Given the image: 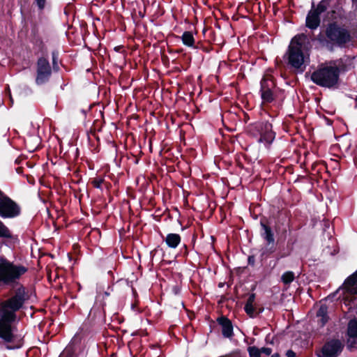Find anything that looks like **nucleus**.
Returning a JSON list of instances; mask_svg holds the SVG:
<instances>
[{"instance_id": "nucleus-13", "label": "nucleus", "mask_w": 357, "mask_h": 357, "mask_svg": "<svg viewBox=\"0 0 357 357\" xmlns=\"http://www.w3.org/2000/svg\"><path fill=\"white\" fill-rule=\"evenodd\" d=\"M244 308L246 313L250 317H256L262 311V309L257 307L256 305L255 294H252L250 295Z\"/></svg>"}, {"instance_id": "nucleus-4", "label": "nucleus", "mask_w": 357, "mask_h": 357, "mask_svg": "<svg viewBox=\"0 0 357 357\" xmlns=\"http://www.w3.org/2000/svg\"><path fill=\"white\" fill-rule=\"evenodd\" d=\"M27 271V268L22 265H16L3 259H0V284L13 285L17 283Z\"/></svg>"}, {"instance_id": "nucleus-15", "label": "nucleus", "mask_w": 357, "mask_h": 357, "mask_svg": "<svg viewBox=\"0 0 357 357\" xmlns=\"http://www.w3.org/2000/svg\"><path fill=\"white\" fill-rule=\"evenodd\" d=\"M317 322L320 324L321 326L325 325L328 321V317L327 315V307L325 305H321L317 312Z\"/></svg>"}, {"instance_id": "nucleus-19", "label": "nucleus", "mask_w": 357, "mask_h": 357, "mask_svg": "<svg viewBox=\"0 0 357 357\" xmlns=\"http://www.w3.org/2000/svg\"><path fill=\"white\" fill-rule=\"evenodd\" d=\"M181 38H182V41L184 45H185L187 46H190V47H191L194 45L195 39H194L193 35L191 32H190V31L184 32L183 34L182 35Z\"/></svg>"}, {"instance_id": "nucleus-8", "label": "nucleus", "mask_w": 357, "mask_h": 357, "mask_svg": "<svg viewBox=\"0 0 357 357\" xmlns=\"http://www.w3.org/2000/svg\"><path fill=\"white\" fill-rule=\"evenodd\" d=\"M341 289L345 305H349L357 296V271L345 280Z\"/></svg>"}, {"instance_id": "nucleus-6", "label": "nucleus", "mask_w": 357, "mask_h": 357, "mask_svg": "<svg viewBox=\"0 0 357 357\" xmlns=\"http://www.w3.org/2000/svg\"><path fill=\"white\" fill-rule=\"evenodd\" d=\"M250 131L254 136H259V142L269 144L275 138V133L272 130V125L268 122L255 123L251 127Z\"/></svg>"}, {"instance_id": "nucleus-2", "label": "nucleus", "mask_w": 357, "mask_h": 357, "mask_svg": "<svg viewBox=\"0 0 357 357\" xmlns=\"http://www.w3.org/2000/svg\"><path fill=\"white\" fill-rule=\"evenodd\" d=\"M310 48V42L306 35L302 33L295 36L289 45V63L294 68L302 69L309 62Z\"/></svg>"}, {"instance_id": "nucleus-5", "label": "nucleus", "mask_w": 357, "mask_h": 357, "mask_svg": "<svg viewBox=\"0 0 357 357\" xmlns=\"http://www.w3.org/2000/svg\"><path fill=\"white\" fill-rule=\"evenodd\" d=\"M329 5L330 0H322L316 7L312 4L306 17V26L310 29H316L320 24V15L327 10Z\"/></svg>"}, {"instance_id": "nucleus-20", "label": "nucleus", "mask_w": 357, "mask_h": 357, "mask_svg": "<svg viewBox=\"0 0 357 357\" xmlns=\"http://www.w3.org/2000/svg\"><path fill=\"white\" fill-rule=\"evenodd\" d=\"M12 234L9 229L0 220V238H10Z\"/></svg>"}, {"instance_id": "nucleus-7", "label": "nucleus", "mask_w": 357, "mask_h": 357, "mask_svg": "<svg viewBox=\"0 0 357 357\" xmlns=\"http://www.w3.org/2000/svg\"><path fill=\"white\" fill-rule=\"evenodd\" d=\"M326 35L331 42L338 45L344 44L350 40V36L347 31L335 23L328 24L326 30Z\"/></svg>"}, {"instance_id": "nucleus-25", "label": "nucleus", "mask_w": 357, "mask_h": 357, "mask_svg": "<svg viewBox=\"0 0 357 357\" xmlns=\"http://www.w3.org/2000/svg\"><path fill=\"white\" fill-rule=\"evenodd\" d=\"M92 183L94 187L97 188H100L101 187V185L102 183V179H95L92 181Z\"/></svg>"}, {"instance_id": "nucleus-22", "label": "nucleus", "mask_w": 357, "mask_h": 357, "mask_svg": "<svg viewBox=\"0 0 357 357\" xmlns=\"http://www.w3.org/2000/svg\"><path fill=\"white\" fill-rule=\"evenodd\" d=\"M261 98L263 102H270L273 100V95L272 93V90L261 91Z\"/></svg>"}, {"instance_id": "nucleus-24", "label": "nucleus", "mask_w": 357, "mask_h": 357, "mask_svg": "<svg viewBox=\"0 0 357 357\" xmlns=\"http://www.w3.org/2000/svg\"><path fill=\"white\" fill-rule=\"evenodd\" d=\"M261 354H264L266 356H269L271 354L272 350L270 348L268 347H261L260 349Z\"/></svg>"}, {"instance_id": "nucleus-1", "label": "nucleus", "mask_w": 357, "mask_h": 357, "mask_svg": "<svg viewBox=\"0 0 357 357\" xmlns=\"http://www.w3.org/2000/svg\"><path fill=\"white\" fill-rule=\"evenodd\" d=\"M29 296L26 289L18 286L10 298L0 303V338L6 342L14 340L13 324L17 319L16 312L21 309Z\"/></svg>"}, {"instance_id": "nucleus-26", "label": "nucleus", "mask_w": 357, "mask_h": 357, "mask_svg": "<svg viewBox=\"0 0 357 357\" xmlns=\"http://www.w3.org/2000/svg\"><path fill=\"white\" fill-rule=\"evenodd\" d=\"M46 0H36L37 5L40 9H43L45 7Z\"/></svg>"}, {"instance_id": "nucleus-21", "label": "nucleus", "mask_w": 357, "mask_h": 357, "mask_svg": "<svg viewBox=\"0 0 357 357\" xmlns=\"http://www.w3.org/2000/svg\"><path fill=\"white\" fill-rule=\"evenodd\" d=\"M294 273L292 271H287L282 275V281L284 284H289L294 280Z\"/></svg>"}, {"instance_id": "nucleus-28", "label": "nucleus", "mask_w": 357, "mask_h": 357, "mask_svg": "<svg viewBox=\"0 0 357 357\" xmlns=\"http://www.w3.org/2000/svg\"><path fill=\"white\" fill-rule=\"evenodd\" d=\"M271 357H280V355H279V354L275 353V354H273L271 356Z\"/></svg>"}, {"instance_id": "nucleus-17", "label": "nucleus", "mask_w": 357, "mask_h": 357, "mask_svg": "<svg viewBox=\"0 0 357 357\" xmlns=\"http://www.w3.org/2000/svg\"><path fill=\"white\" fill-rule=\"evenodd\" d=\"M275 87V83L271 75H265L261 81V91L272 90Z\"/></svg>"}, {"instance_id": "nucleus-9", "label": "nucleus", "mask_w": 357, "mask_h": 357, "mask_svg": "<svg viewBox=\"0 0 357 357\" xmlns=\"http://www.w3.org/2000/svg\"><path fill=\"white\" fill-rule=\"evenodd\" d=\"M20 214L19 206L10 198L0 197V215L3 218H13Z\"/></svg>"}, {"instance_id": "nucleus-11", "label": "nucleus", "mask_w": 357, "mask_h": 357, "mask_svg": "<svg viewBox=\"0 0 357 357\" xmlns=\"http://www.w3.org/2000/svg\"><path fill=\"white\" fill-rule=\"evenodd\" d=\"M51 74L52 69L49 61L45 58H40L37 62L36 84L40 85L47 82Z\"/></svg>"}, {"instance_id": "nucleus-23", "label": "nucleus", "mask_w": 357, "mask_h": 357, "mask_svg": "<svg viewBox=\"0 0 357 357\" xmlns=\"http://www.w3.org/2000/svg\"><path fill=\"white\" fill-rule=\"evenodd\" d=\"M248 351L250 357H261V351L260 349L257 348L255 346L249 347L248 348Z\"/></svg>"}, {"instance_id": "nucleus-27", "label": "nucleus", "mask_w": 357, "mask_h": 357, "mask_svg": "<svg viewBox=\"0 0 357 357\" xmlns=\"http://www.w3.org/2000/svg\"><path fill=\"white\" fill-rule=\"evenodd\" d=\"M286 355H287V357H295L296 356L295 352L293 351L292 350H288L287 351Z\"/></svg>"}, {"instance_id": "nucleus-16", "label": "nucleus", "mask_w": 357, "mask_h": 357, "mask_svg": "<svg viewBox=\"0 0 357 357\" xmlns=\"http://www.w3.org/2000/svg\"><path fill=\"white\" fill-rule=\"evenodd\" d=\"M167 245L172 248H176L181 242V236L177 234H169L165 238Z\"/></svg>"}, {"instance_id": "nucleus-14", "label": "nucleus", "mask_w": 357, "mask_h": 357, "mask_svg": "<svg viewBox=\"0 0 357 357\" xmlns=\"http://www.w3.org/2000/svg\"><path fill=\"white\" fill-rule=\"evenodd\" d=\"M218 322L222 327V333L225 337H231L233 335V326L230 320L221 317Z\"/></svg>"}, {"instance_id": "nucleus-3", "label": "nucleus", "mask_w": 357, "mask_h": 357, "mask_svg": "<svg viewBox=\"0 0 357 357\" xmlns=\"http://www.w3.org/2000/svg\"><path fill=\"white\" fill-rule=\"evenodd\" d=\"M340 70L333 62L322 63L311 75L312 81L316 84L331 88L337 84Z\"/></svg>"}, {"instance_id": "nucleus-18", "label": "nucleus", "mask_w": 357, "mask_h": 357, "mask_svg": "<svg viewBox=\"0 0 357 357\" xmlns=\"http://www.w3.org/2000/svg\"><path fill=\"white\" fill-rule=\"evenodd\" d=\"M261 225L264 230V232L262 234L264 238L267 241V242L269 244H273L274 243V238L271 229L265 224H264L262 222H261Z\"/></svg>"}, {"instance_id": "nucleus-12", "label": "nucleus", "mask_w": 357, "mask_h": 357, "mask_svg": "<svg viewBox=\"0 0 357 357\" xmlns=\"http://www.w3.org/2000/svg\"><path fill=\"white\" fill-rule=\"evenodd\" d=\"M347 347L350 349H357V319H351L347 328Z\"/></svg>"}, {"instance_id": "nucleus-10", "label": "nucleus", "mask_w": 357, "mask_h": 357, "mask_svg": "<svg viewBox=\"0 0 357 357\" xmlns=\"http://www.w3.org/2000/svg\"><path fill=\"white\" fill-rule=\"evenodd\" d=\"M343 344L339 340L327 342L318 353V357H337L342 352Z\"/></svg>"}]
</instances>
